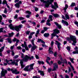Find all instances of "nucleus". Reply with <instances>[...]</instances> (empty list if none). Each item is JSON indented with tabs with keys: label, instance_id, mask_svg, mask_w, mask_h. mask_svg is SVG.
Masks as SVG:
<instances>
[{
	"label": "nucleus",
	"instance_id": "42",
	"mask_svg": "<svg viewBox=\"0 0 78 78\" xmlns=\"http://www.w3.org/2000/svg\"><path fill=\"white\" fill-rule=\"evenodd\" d=\"M74 60V58H70V60L71 62L72 63H73V64L74 63V62H73V60Z\"/></svg>",
	"mask_w": 78,
	"mask_h": 78
},
{
	"label": "nucleus",
	"instance_id": "46",
	"mask_svg": "<svg viewBox=\"0 0 78 78\" xmlns=\"http://www.w3.org/2000/svg\"><path fill=\"white\" fill-rule=\"evenodd\" d=\"M67 50H68V51H70V47L69 46H68L66 47Z\"/></svg>",
	"mask_w": 78,
	"mask_h": 78
},
{
	"label": "nucleus",
	"instance_id": "59",
	"mask_svg": "<svg viewBox=\"0 0 78 78\" xmlns=\"http://www.w3.org/2000/svg\"><path fill=\"white\" fill-rule=\"evenodd\" d=\"M32 24H33V25H36V23L34 22H32Z\"/></svg>",
	"mask_w": 78,
	"mask_h": 78
},
{
	"label": "nucleus",
	"instance_id": "39",
	"mask_svg": "<svg viewBox=\"0 0 78 78\" xmlns=\"http://www.w3.org/2000/svg\"><path fill=\"white\" fill-rule=\"evenodd\" d=\"M75 3L74 2H73L71 5L70 6H71V7H73V6H75Z\"/></svg>",
	"mask_w": 78,
	"mask_h": 78
},
{
	"label": "nucleus",
	"instance_id": "7",
	"mask_svg": "<svg viewBox=\"0 0 78 78\" xmlns=\"http://www.w3.org/2000/svg\"><path fill=\"white\" fill-rule=\"evenodd\" d=\"M31 42H32V44L33 45V46L31 48V51L32 52L34 50H35V49L37 48V46L36 45H35L34 43V40H32Z\"/></svg>",
	"mask_w": 78,
	"mask_h": 78
},
{
	"label": "nucleus",
	"instance_id": "10",
	"mask_svg": "<svg viewBox=\"0 0 78 78\" xmlns=\"http://www.w3.org/2000/svg\"><path fill=\"white\" fill-rule=\"evenodd\" d=\"M2 69V71L1 73V76L0 77V78H2V76H5V74L7 73V71L6 70L4 69L3 68Z\"/></svg>",
	"mask_w": 78,
	"mask_h": 78
},
{
	"label": "nucleus",
	"instance_id": "50",
	"mask_svg": "<svg viewBox=\"0 0 78 78\" xmlns=\"http://www.w3.org/2000/svg\"><path fill=\"white\" fill-rule=\"evenodd\" d=\"M4 12L5 14L7 13V9H6V8H5V9L4 11Z\"/></svg>",
	"mask_w": 78,
	"mask_h": 78
},
{
	"label": "nucleus",
	"instance_id": "58",
	"mask_svg": "<svg viewBox=\"0 0 78 78\" xmlns=\"http://www.w3.org/2000/svg\"><path fill=\"white\" fill-rule=\"evenodd\" d=\"M42 46L43 47H47V46L45 44H42Z\"/></svg>",
	"mask_w": 78,
	"mask_h": 78
},
{
	"label": "nucleus",
	"instance_id": "23",
	"mask_svg": "<svg viewBox=\"0 0 78 78\" xmlns=\"http://www.w3.org/2000/svg\"><path fill=\"white\" fill-rule=\"evenodd\" d=\"M5 62H6V63H4V66H7V64L9 63L8 62H9V61H12V59L10 60H8L7 59H5Z\"/></svg>",
	"mask_w": 78,
	"mask_h": 78
},
{
	"label": "nucleus",
	"instance_id": "53",
	"mask_svg": "<svg viewBox=\"0 0 78 78\" xmlns=\"http://www.w3.org/2000/svg\"><path fill=\"white\" fill-rule=\"evenodd\" d=\"M2 16L3 17H4V18H5V17H6V15L5 14H2Z\"/></svg>",
	"mask_w": 78,
	"mask_h": 78
},
{
	"label": "nucleus",
	"instance_id": "18",
	"mask_svg": "<svg viewBox=\"0 0 78 78\" xmlns=\"http://www.w3.org/2000/svg\"><path fill=\"white\" fill-rule=\"evenodd\" d=\"M74 49L76 51L73 52V54H78V50H78V47L76 46Z\"/></svg>",
	"mask_w": 78,
	"mask_h": 78
},
{
	"label": "nucleus",
	"instance_id": "55",
	"mask_svg": "<svg viewBox=\"0 0 78 78\" xmlns=\"http://www.w3.org/2000/svg\"><path fill=\"white\" fill-rule=\"evenodd\" d=\"M46 24L47 25H48V26H50V25H51V24L48 22L46 23Z\"/></svg>",
	"mask_w": 78,
	"mask_h": 78
},
{
	"label": "nucleus",
	"instance_id": "61",
	"mask_svg": "<svg viewBox=\"0 0 78 78\" xmlns=\"http://www.w3.org/2000/svg\"><path fill=\"white\" fill-rule=\"evenodd\" d=\"M14 45H13V46H12L11 47L10 49L11 50H12L14 48Z\"/></svg>",
	"mask_w": 78,
	"mask_h": 78
},
{
	"label": "nucleus",
	"instance_id": "25",
	"mask_svg": "<svg viewBox=\"0 0 78 78\" xmlns=\"http://www.w3.org/2000/svg\"><path fill=\"white\" fill-rule=\"evenodd\" d=\"M26 13H27V14H29V15H27L26 16V17L27 18H29V17H30V14H31V12L27 11H26Z\"/></svg>",
	"mask_w": 78,
	"mask_h": 78
},
{
	"label": "nucleus",
	"instance_id": "3",
	"mask_svg": "<svg viewBox=\"0 0 78 78\" xmlns=\"http://www.w3.org/2000/svg\"><path fill=\"white\" fill-rule=\"evenodd\" d=\"M66 39L67 41H72L73 42L72 43V45H74V46L76 45V44L77 41L76 38L75 36L71 35L70 36V38L67 37L66 38Z\"/></svg>",
	"mask_w": 78,
	"mask_h": 78
},
{
	"label": "nucleus",
	"instance_id": "44",
	"mask_svg": "<svg viewBox=\"0 0 78 78\" xmlns=\"http://www.w3.org/2000/svg\"><path fill=\"white\" fill-rule=\"evenodd\" d=\"M9 37H11V36H12L13 35H14V33H12L11 34H9Z\"/></svg>",
	"mask_w": 78,
	"mask_h": 78
},
{
	"label": "nucleus",
	"instance_id": "47",
	"mask_svg": "<svg viewBox=\"0 0 78 78\" xmlns=\"http://www.w3.org/2000/svg\"><path fill=\"white\" fill-rule=\"evenodd\" d=\"M30 33V31H27L26 33V34H27V35H29Z\"/></svg>",
	"mask_w": 78,
	"mask_h": 78
},
{
	"label": "nucleus",
	"instance_id": "22",
	"mask_svg": "<svg viewBox=\"0 0 78 78\" xmlns=\"http://www.w3.org/2000/svg\"><path fill=\"white\" fill-rule=\"evenodd\" d=\"M13 41L14 42H16V46H17L18 45V42H19V40L17 39L16 38H14L13 40Z\"/></svg>",
	"mask_w": 78,
	"mask_h": 78
},
{
	"label": "nucleus",
	"instance_id": "54",
	"mask_svg": "<svg viewBox=\"0 0 78 78\" xmlns=\"http://www.w3.org/2000/svg\"><path fill=\"white\" fill-rule=\"evenodd\" d=\"M74 23L75 25H76L77 27H78V22H74Z\"/></svg>",
	"mask_w": 78,
	"mask_h": 78
},
{
	"label": "nucleus",
	"instance_id": "38",
	"mask_svg": "<svg viewBox=\"0 0 78 78\" xmlns=\"http://www.w3.org/2000/svg\"><path fill=\"white\" fill-rule=\"evenodd\" d=\"M38 62L39 64H44V62L43 61H38Z\"/></svg>",
	"mask_w": 78,
	"mask_h": 78
},
{
	"label": "nucleus",
	"instance_id": "63",
	"mask_svg": "<svg viewBox=\"0 0 78 78\" xmlns=\"http://www.w3.org/2000/svg\"><path fill=\"white\" fill-rule=\"evenodd\" d=\"M35 11H38V8H37V7H35Z\"/></svg>",
	"mask_w": 78,
	"mask_h": 78
},
{
	"label": "nucleus",
	"instance_id": "14",
	"mask_svg": "<svg viewBox=\"0 0 78 78\" xmlns=\"http://www.w3.org/2000/svg\"><path fill=\"white\" fill-rule=\"evenodd\" d=\"M54 5H51V7L52 8H53V9H56V8H58V4L57 3L55 2L54 3Z\"/></svg>",
	"mask_w": 78,
	"mask_h": 78
},
{
	"label": "nucleus",
	"instance_id": "51",
	"mask_svg": "<svg viewBox=\"0 0 78 78\" xmlns=\"http://www.w3.org/2000/svg\"><path fill=\"white\" fill-rule=\"evenodd\" d=\"M14 55H15V54L14 53V51H12V56H14Z\"/></svg>",
	"mask_w": 78,
	"mask_h": 78
},
{
	"label": "nucleus",
	"instance_id": "21",
	"mask_svg": "<svg viewBox=\"0 0 78 78\" xmlns=\"http://www.w3.org/2000/svg\"><path fill=\"white\" fill-rule=\"evenodd\" d=\"M9 65H10V64H12V65H14V64H15L16 66H18V63H16V62L15 61L14 62H12L9 63H8Z\"/></svg>",
	"mask_w": 78,
	"mask_h": 78
},
{
	"label": "nucleus",
	"instance_id": "5",
	"mask_svg": "<svg viewBox=\"0 0 78 78\" xmlns=\"http://www.w3.org/2000/svg\"><path fill=\"white\" fill-rule=\"evenodd\" d=\"M41 2H43V3H45V7L47 8L50 6V5L51 4L52 2H53L54 0H46L44 1V0H40Z\"/></svg>",
	"mask_w": 78,
	"mask_h": 78
},
{
	"label": "nucleus",
	"instance_id": "4",
	"mask_svg": "<svg viewBox=\"0 0 78 78\" xmlns=\"http://www.w3.org/2000/svg\"><path fill=\"white\" fill-rule=\"evenodd\" d=\"M35 64V63H34L30 65H27L24 69V71H26V72L31 71L32 70H33V69H34L33 67H34V66Z\"/></svg>",
	"mask_w": 78,
	"mask_h": 78
},
{
	"label": "nucleus",
	"instance_id": "31",
	"mask_svg": "<svg viewBox=\"0 0 78 78\" xmlns=\"http://www.w3.org/2000/svg\"><path fill=\"white\" fill-rule=\"evenodd\" d=\"M15 6L17 8H19L20 7V5H19V3H16L15 5Z\"/></svg>",
	"mask_w": 78,
	"mask_h": 78
},
{
	"label": "nucleus",
	"instance_id": "40",
	"mask_svg": "<svg viewBox=\"0 0 78 78\" xmlns=\"http://www.w3.org/2000/svg\"><path fill=\"white\" fill-rule=\"evenodd\" d=\"M48 29H49V27L47 28L44 27V31H47L48 30Z\"/></svg>",
	"mask_w": 78,
	"mask_h": 78
},
{
	"label": "nucleus",
	"instance_id": "43",
	"mask_svg": "<svg viewBox=\"0 0 78 78\" xmlns=\"http://www.w3.org/2000/svg\"><path fill=\"white\" fill-rule=\"evenodd\" d=\"M2 4L3 5H5V4H7V2H6V1L4 0V1L2 2Z\"/></svg>",
	"mask_w": 78,
	"mask_h": 78
},
{
	"label": "nucleus",
	"instance_id": "9",
	"mask_svg": "<svg viewBox=\"0 0 78 78\" xmlns=\"http://www.w3.org/2000/svg\"><path fill=\"white\" fill-rule=\"evenodd\" d=\"M53 45H54V42L53 41H52L51 44V47H49V53L51 54H53V51H51L53 49Z\"/></svg>",
	"mask_w": 78,
	"mask_h": 78
},
{
	"label": "nucleus",
	"instance_id": "62",
	"mask_svg": "<svg viewBox=\"0 0 78 78\" xmlns=\"http://www.w3.org/2000/svg\"><path fill=\"white\" fill-rule=\"evenodd\" d=\"M26 22V20H23L22 21H21V23L23 24L24 23H25Z\"/></svg>",
	"mask_w": 78,
	"mask_h": 78
},
{
	"label": "nucleus",
	"instance_id": "34",
	"mask_svg": "<svg viewBox=\"0 0 78 78\" xmlns=\"http://www.w3.org/2000/svg\"><path fill=\"white\" fill-rule=\"evenodd\" d=\"M65 17L67 19H70V18L69 17V16L68 14H66L65 15Z\"/></svg>",
	"mask_w": 78,
	"mask_h": 78
},
{
	"label": "nucleus",
	"instance_id": "6",
	"mask_svg": "<svg viewBox=\"0 0 78 78\" xmlns=\"http://www.w3.org/2000/svg\"><path fill=\"white\" fill-rule=\"evenodd\" d=\"M8 71H11L13 73H15V74H19L20 73V72L17 71V69H15L14 70L13 69H11L10 68H8L7 69Z\"/></svg>",
	"mask_w": 78,
	"mask_h": 78
},
{
	"label": "nucleus",
	"instance_id": "13",
	"mask_svg": "<svg viewBox=\"0 0 78 78\" xmlns=\"http://www.w3.org/2000/svg\"><path fill=\"white\" fill-rule=\"evenodd\" d=\"M3 29H5V30H6L7 29V27L6 26L5 27V28H1L0 29V33H2V32H3ZM2 38V36H0V38ZM3 38H1V39H0V42H3Z\"/></svg>",
	"mask_w": 78,
	"mask_h": 78
},
{
	"label": "nucleus",
	"instance_id": "24",
	"mask_svg": "<svg viewBox=\"0 0 78 78\" xmlns=\"http://www.w3.org/2000/svg\"><path fill=\"white\" fill-rule=\"evenodd\" d=\"M55 24L58 27V28H61V25H59L58 23L56 22H54Z\"/></svg>",
	"mask_w": 78,
	"mask_h": 78
},
{
	"label": "nucleus",
	"instance_id": "37",
	"mask_svg": "<svg viewBox=\"0 0 78 78\" xmlns=\"http://www.w3.org/2000/svg\"><path fill=\"white\" fill-rule=\"evenodd\" d=\"M7 41H8V42L9 43H10V44L11 43V38H7Z\"/></svg>",
	"mask_w": 78,
	"mask_h": 78
},
{
	"label": "nucleus",
	"instance_id": "20",
	"mask_svg": "<svg viewBox=\"0 0 78 78\" xmlns=\"http://www.w3.org/2000/svg\"><path fill=\"white\" fill-rule=\"evenodd\" d=\"M62 23H63V24H64V26H65V25H66V26L69 25V24L66 21H65L63 20H62Z\"/></svg>",
	"mask_w": 78,
	"mask_h": 78
},
{
	"label": "nucleus",
	"instance_id": "60",
	"mask_svg": "<svg viewBox=\"0 0 78 78\" xmlns=\"http://www.w3.org/2000/svg\"><path fill=\"white\" fill-rule=\"evenodd\" d=\"M20 59H18L16 60L15 61H16V63H17V62H19V61H20Z\"/></svg>",
	"mask_w": 78,
	"mask_h": 78
},
{
	"label": "nucleus",
	"instance_id": "41",
	"mask_svg": "<svg viewBox=\"0 0 78 78\" xmlns=\"http://www.w3.org/2000/svg\"><path fill=\"white\" fill-rule=\"evenodd\" d=\"M52 69L51 68H49L48 69V72L50 73L51 71V70Z\"/></svg>",
	"mask_w": 78,
	"mask_h": 78
},
{
	"label": "nucleus",
	"instance_id": "64",
	"mask_svg": "<svg viewBox=\"0 0 78 78\" xmlns=\"http://www.w3.org/2000/svg\"><path fill=\"white\" fill-rule=\"evenodd\" d=\"M35 57L36 59H39V56L37 55H36Z\"/></svg>",
	"mask_w": 78,
	"mask_h": 78
},
{
	"label": "nucleus",
	"instance_id": "27",
	"mask_svg": "<svg viewBox=\"0 0 78 78\" xmlns=\"http://www.w3.org/2000/svg\"><path fill=\"white\" fill-rule=\"evenodd\" d=\"M68 7H69V6H68V5L67 4L65 5V8L63 9L64 10L65 12H66V9H67V8H68Z\"/></svg>",
	"mask_w": 78,
	"mask_h": 78
},
{
	"label": "nucleus",
	"instance_id": "16",
	"mask_svg": "<svg viewBox=\"0 0 78 78\" xmlns=\"http://www.w3.org/2000/svg\"><path fill=\"white\" fill-rule=\"evenodd\" d=\"M55 44L57 45L58 48V50H60V49L61 48L60 45H61V43H60L58 42V41H55Z\"/></svg>",
	"mask_w": 78,
	"mask_h": 78
},
{
	"label": "nucleus",
	"instance_id": "49",
	"mask_svg": "<svg viewBox=\"0 0 78 78\" xmlns=\"http://www.w3.org/2000/svg\"><path fill=\"white\" fill-rule=\"evenodd\" d=\"M17 48L18 49V50H21L22 49V48L20 46L17 47Z\"/></svg>",
	"mask_w": 78,
	"mask_h": 78
},
{
	"label": "nucleus",
	"instance_id": "8",
	"mask_svg": "<svg viewBox=\"0 0 78 78\" xmlns=\"http://www.w3.org/2000/svg\"><path fill=\"white\" fill-rule=\"evenodd\" d=\"M54 33L51 34V39H53V37L56 36V34H58V33H59V30L57 29H55L54 30Z\"/></svg>",
	"mask_w": 78,
	"mask_h": 78
},
{
	"label": "nucleus",
	"instance_id": "2",
	"mask_svg": "<svg viewBox=\"0 0 78 78\" xmlns=\"http://www.w3.org/2000/svg\"><path fill=\"white\" fill-rule=\"evenodd\" d=\"M9 27L10 28V29L12 30H15L16 31H20V28H22L23 27V25L20 24L18 26H13L12 24L11 23L9 25Z\"/></svg>",
	"mask_w": 78,
	"mask_h": 78
},
{
	"label": "nucleus",
	"instance_id": "32",
	"mask_svg": "<svg viewBox=\"0 0 78 78\" xmlns=\"http://www.w3.org/2000/svg\"><path fill=\"white\" fill-rule=\"evenodd\" d=\"M68 64H69V65H70L71 67L72 68L73 70H75L74 69V68H73V66H72L71 65L72 64H71V62H68Z\"/></svg>",
	"mask_w": 78,
	"mask_h": 78
},
{
	"label": "nucleus",
	"instance_id": "28",
	"mask_svg": "<svg viewBox=\"0 0 78 78\" xmlns=\"http://www.w3.org/2000/svg\"><path fill=\"white\" fill-rule=\"evenodd\" d=\"M3 19L2 18V16L0 15V23L2 25H3L4 23L3 22H2Z\"/></svg>",
	"mask_w": 78,
	"mask_h": 78
},
{
	"label": "nucleus",
	"instance_id": "11",
	"mask_svg": "<svg viewBox=\"0 0 78 78\" xmlns=\"http://www.w3.org/2000/svg\"><path fill=\"white\" fill-rule=\"evenodd\" d=\"M21 46L22 47H25V48L26 50H29V48H28V46H27V43L26 42L24 41V44H22Z\"/></svg>",
	"mask_w": 78,
	"mask_h": 78
},
{
	"label": "nucleus",
	"instance_id": "52",
	"mask_svg": "<svg viewBox=\"0 0 78 78\" xmlns=\"http://www.w3.org/2000/svg\"><path fill=\"white\" fill-rule=\"evenodd\" d=\"M19 57V55H16L14 57V59H17Z\"/></svg>",
	"mask_w": 78,
	"mask_h": 78
},
{
	"label": "nucleus",
	"instance_id": "56",
	"mask_svg": "<svg viewBox=\"0 0 78 78\" xmlns=\"http://www.w3.org/2000/svg\"><path fill=\"white\" fill-rule=\"evenodd\" d=\"M19 19L20 20H23V19H24V18L22 17H19Z\"/></svg>",
	"mask_w": 78,
	"mask_h": 78
},
{
	"label": "nucleus",
	"instance_id": "48",
	"mask_svg": "<svg viewBox=\"0 0 78 78\" xmlns=\"http://www.w3.org/2000/svg\"><path fill=\"white\" fill-rule=\"evenodd\" d=\"M33 78H40V77L38 76H34Z\"/></svg>",
	"mask_w": 78,
	"mask_h": 78
},
{
	"label": "nucleus",
	"instance_id": "15",
	"mask_svg": "<svg viewBox=\"0 0 78 78\" xmlns=\"http://www.w3.org/2000/svg\"><path fill=\"white\" fill-rule=\"evenodd\" d=\"M5 47V45H4V46L2 47L0 49V56H2V52L4 50Z\"/></svg>",
	"mask_w": 78,
	"mask_h": 78
},
{
	"label": "nucleus",
	"instance_id": "26",
	"mask_svg": "<svg viewBox=\"0 0 78 78\" xmlns=\"http://www.w3.org/2000/svg\"><path fill=\"white\" fill-rule=\"evenodd\" d=\"M38 72V73H40L41 75V76H44V73L43 71L39 70Z\"/></svg>",
	"mask_w": 78,
	"mask_h": 78
},
{
	"label": "nucleus",
	"instance_id": "35",
	"mask_svg": "<svg viewBox=\"0 0 78 78\" xmlns=\"http://www.w3.org/2000/svg\"><path fill=\"white\" fill-rule=\"evenodd\" d=\"M40 32V30H38L37 31V32L35 35L36 37H37V34H39V33Z\"/></svg>",
	"mask_w": 78,
	"mask_h": 78
},
{
	"label": "nucleus",
	"instance_id": "29",
	"mask_svg": "<svg viewBox=\"0 0 78 78\" xmlns=\"http://www.w3.org/2000/svg\"><path fill=\"white\" fill-rule=\"evenodd\" d=\"M38 42H41V43H42L43 44H45V42H44L43 40H42V39H38Z\"/></svg>",
	"mask_w": 78,
	"mask_h": 78
},
{
	"label": "nucleus",
	"instance_id": "19",
	"mask_svg": "<svg viewBox=\"0 0 78 78\" xmlns=\"http://www.w3.org/2000/svg\"><path fill=\"white\" fill-rule=\"evenodd\" d=\"M53 16L52 15H49V19L47 20V22L49 23L50 22V20L51 21H53Z\"/></svg>",
	"mask_w": 78,
	"mask_h": 78
},
{
	"label": "nucleus",
	"instance_id": "17",
	"mask_svg": "<svg viewBox=\"0 0 78 78\" xmlns=\"http://www.w3.org/2000/svg\"><path fill=\"white\" fill-rule=\"evenodd\" d=\"M60 60H61L62 63H63V64H67V62L66 59H63L61 57L60 58Z\"/></svg>",
	"mask_w": 78,
	"mask_h": 78
},
{
	"label": "nucleus",
	"instance_id": "33",
	"mask_svg": "<svg viewBox=\"0 0 78 78\" xmlns=\"http://www.w3.org/2000/svg\"><path fill=\"white\" fill-rule=\"evenodd\" d=\"M49 35L50 34H49L48 33H46L44 34V37H48Z\"/></svg>",
	"mask_w": 78,
	"mask_h": 78
},
{
	"label": "nucleus",
	"instance_id": "45",
	"mask_svg": "<svg viewBox=\"0 0 78 78\" xmlns=\"http://www.w3.org/2000/svg\"><path fill=\"white\" fill-rule=\"evenodd\" d=\"M58 64L60 65L62 64V62H61L60 60H58Z\"/></svg>",
	"mask_w": 78,
	"mask_h": 78
},
{
	"label": "nucleus",
	"instance_id": "57",
	"mask_svg": "<svg viewBox=\"0 0 78 78\" xmlns=\"http://www.w3.org/2000/svg\"><path fill=\"white\" fill-rule=\"evenodd\" d=\"M54 56L55 57H56V56L57 55V52H55L54 54Z\"/></svg>",
	"mask_w": 78,
	"mask_h": 78
},
{
	"label": "nucleus",
	"instance_id": "36",
	"mask_svg": "<svg viewBox=\"0 0 78 78\" xmlns=\"http://www.w3.org/2000/svg\"><path fill=\"white\" fill-rule=\"evenodd\" d=\"M54 17H59V15H58V14H53V15Z\"/></svg>",
	"mask_w": 78,
	"mask_h": 78
},
{
	"label": "nucleus",
	"instance_id": "30",
	"mask_svg": "<svg viewBox=\"0 0 78 78\" xmlns=\"http://www.w3.org/2000/svg\"><path fill=\"white\" fill-rule=\"evenodd\" d=\"M47 59H48L46 60V62L48 64H49V65H50V62H48V60H50V59H51V58H49V57H48Z\"/></svg>",
	"mask_w": 78,
	"mask_h": 78
},
{
	"label": "nucleus",
	"instance_id": "1",
	"mask_svg": "<svg viewBox=\"0 0 78 78\" xmlns=\"http://www.w3.org/2000/svg\"><path fill=\"white\" fill-rule=\"evenodd\" d=\"M34 59V57L33 56L30 57V56L28 55H24L23 59L20 60V64L21 66V69H23L24 67H25V65L23 64V61L24 62H27L28 60H32V59Z\"/></svg>",
	"mask_w": 78,
	"mask_h": 78
},
{
	"label": "nucleus",
	"instance_id": "12",
	"mask_svg": "<svg viewBox=\"0 0 78 78\" xmlns=\"http://www.w3.org/2000/svg\"><path fill=\"white\" fill-rule=\"evenodd\" d=\"M58 68V65L57 63H55L53 64V68L52 69V71H56Z\"/></svg>",
	"mask_w": 78,
	"mask_h": 78
}]
</instances>
